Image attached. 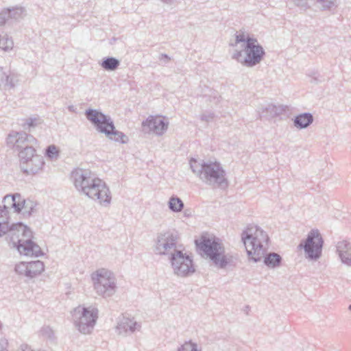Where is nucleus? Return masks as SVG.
<instances>
[{"label": "nucleus", "instance_id": "c85d7f7f", "mask_svg": "<svg viewBox=\"0 0 351 351\" xmlns=\"http://www.w3.org/2000/svg\"><path fill=\"white\" fill-rule=\"evenodd\" d=\"M206 162H199L195 158H191L190 160V167L192 171L195 173L199 178L202 176V172H203V169H204V164Z\"/></svg>", "mask_w": 351, "mask_h": 351}, {"label": "nucleus", "instance_id": "aec40b11", "mask_svg": "<svg viewBox=\"0 0 351 351\" xmlns=\"http://www.w3.org/2000/svg\"><path fill=\"white\" fill-rule=\"evenodd\" d=\"M337 251L343 263L351 266V243L346 240L339 241Z\"/></svg>", "mask_w": 351, "mask_h": 351}, {"label": "nucleus", "instance_id": "e433bc0d", "mask_svg": "<svg viewBox=\"0 0 351 351\" xmlns=\"http://www.w3.org/2000/svg\"><path fill=\"white\" fill-rule=\"evenodd\" d=\"M258 46H261L256 38L250 37L249 36H247L245 44L243 45V48H251V47H255Z\"/></svg>", "mask_w": 351, "mask_h": 351}, {"label": "nucleus", "instance_id": "2f4dec72", "mask_svg": "<svg viewBox=\"0 0 351 351\" xmlns=\"http://www.w3.org/2000/svg\"><path fill=\"white\" fill-rule=\"evenodd\" d=\"M45 155L51 160L57 159L59 156V151L56 145H49L45 149Z\"/></svg>", "mask_w": 351, "mask_h": 351}, {"label": "nucleus", "instance_id": "c03bdc74", "mask_svg": "<svg viewBox=\"0 0 351 351\" xmlns=\"http://www.w3.org/2000/svg\"><path fill=\"white\" fill-rule=\"evenodd\" d=\"M159 60H165L166 62H168L170 60V57L166 53H161L160 55Z\"/></svg>", "mask_w": 351, "mask_h": 351}, {"label": "nucleus", "instance_id": "72a5a7b5", "mask_svg": "<svg viewBox=\"0 0 351 351\" xmlns=\"http://www.w3.org/2000/svg\"><path fill=\"white\" fill-rule=\"evenodd\" d=\"M14 270L19 275H23L28 277V263L21 262L19 264H16Z\"/></svg>", "mask_w": 351, "mask_h": 351}, {"label": "nucleus", "instance_id": "a18cd8bd", "mask_svg": "<svg viewBox=\"0 0 351 351\" xmlns=\"http://www.w3.org/2000/svg\"><path fill=\"white\" fill-rule=\"evenodd\" d=\"M68 110L71 112H76V108L73 105H70L68 106Z\"/></svg>", "mask_w": 351, "mask_h": 351}, {"label": "nucleus", "instance_id": "6ab92c4d", "mask_svg": "<svg viewBox=\"0 0 351 351\" xmlns=\"http://www.w3.org/2000/svg\"><path fill=\"white\" fill-rule=\"evenodd\" d=\"M141 327L140 323L134 321L133 319L123 316L121 318H119L117 330L119 334L125 335L128 332L133 333L136 330H139Z\"/></svg>", "mask_w": 351, "mask_h": 351}, {"label": "nucleus", "instance_id": "b1692460", "mask_svg": "<svg viewBox=\"0 0 351 351\" xmlns=\"http://www.w3.org/2000/svg\"><path fill=\"white\" fill-rule=\"evenodd\" d=\"M45 269L43 261H36L28 263V278H32L40 274Z\"/></svg>", "mask_w": 351, "mask_h": 351}, {"label": "nucleus", "instance_id": "5701e85b", "mask_svg": "<svg viewBox=\"0 0 351 351\" xmlns=\"http://www.w3.org/2000/svg\"><path fill=\"white\" fill-rule=\"evenodd\" d=\"M105 135L108 139L121 144H125L129 141L128 137L123 132L116 130L114 125V128L109 129Z\"/></svg>", "mask_w": 351, "mask_h": 351}, {"label": "nucleus", "instance_id": "37998d69", "mask_svg": "<svg viewBox=\"0 0 351 351\" xmlns=\"http://www.w3.org/2000/svg\"><path fill=\"white\" fill-rule=\"evenodd\" d=\"M18 351H30V346L27 344H22L19 348Z\"/></svg>", "mask_w": 351, "mask_h": 351}, {"label": "nucleus", "instance_id": "0eeeda50", "mask_svg": "<svg viewBox=\"0 0 351 351\" xmlns=\"http://www.w3.org/2000/svg\"><path fill=\"white\" fill-rule=\"evenodd\" d=\"M324 239L317 229L311 230L306 239L302 240L298 248L304 250L305 257L311 261H317L322 256Z\"/></svg>", "mask_w": 351, "mask_h": 351}, {"label": "nucleus", "instance_id": "4c0bfd02", "mask_svg": "<svg viewBox=\"0 0 351 351\" xmlns=\"http://www.w3.org/2000/svg\"><path fill=\"white\" fill-rule=\"evenodd\" d=\"M308 75L311 77V83H315L318 84L322 82V77L318 71H311Z\"/></svg>", "mask_w": 351, "mask_h": 351}, {"label": "nucleus", "instance_id": "7c9ffc66", "mask_svg": "<svg viewBox=\"0 0 351 351\" xmlns=\"http://www.w3.org/2000/svg\"><path fill=\"white\" fill-rule=\"evenodd\" d=\"M14 46L13 40L8 35H0V48L4 51H9Z\"/></svg>", "mask_w": 351, "mask_h": 351}, {"label": "nucleus", "instance_id": "393cba45", "mask_svg": "<svg viewBox=\"0 0 351 351\" xmlns=\"http://www.w3.org/2000/svg\"><path fill=\"white\" fill-rule=\"evenodd\" d=\"M100 65L106 71H114L119 66L120 61L116 58L108 56L102 59Z\"/></svg>", "mask_w": 351, "mask_h": 351}, {"label": "nucleus", "instance_id": "39448f33", "mask_svg": "<svg viewBox=\"0 0 351 351\" xmlns=\"http://www.w3.org/2000/svg\"><path fill=\"white\" fill-rule=\"evenodd\" d=\"M73 318L78 330L83 334L90 333L98 317V309L96 308L81 307L74 308Z\"/></svg>", "mask_w": 351, "mask_h": 351}, {"label": "nucleus", "instance_id": "4be33fe9", "mask_svg": "<svg viewBox=\"0 0 351 351\" xmlns=\"http://www.w3.org/2000/svg\"><path fill=\"white\" fill-rule=\"evenodd\" d=\"M313 120L314 118L311 113L304 112L294 117L293 125L300 130L305 129L313 123Z\"/></svg>", "mask_w": 351, "mask_h": 351}, {"label": "nucleus", "instance_id": "79ce46f5", "mask_svg": "<svg viewBox=\"0 0 351 351\" xmlns=\"http://www.w3.org/2000/svg\"><path fill=\"white\" fill-rule=\"evenodd\" d=\"M37 119L36 118H28L25 120L23 127L25 128L27 125L29 128L35 127L36 125Z\"/></svg>", "mask_w": 351, "mask_h": 351}, {"label": "nucleus", "instance_id": "de8ad7c7", "mask_svg": "<svg viewBox=\"0 0 351 351\" xmlns=\"http://www.w3.org/2000/svg\"><path fill=\"white\" fill-rule=\"evenodd\" d=\"M348 309H349V311H351V304L349 305V306H348Z\"/></svg>", "mask_w": 351, "mask_h": 351}, {"label": "nucleus", "instance_id": "f3484780", "mask_svg": "<svg viewBox=\"0 0 351 351\" xmlns=\"http://www.w3.org/2000/svg\"><path fill=\"white\" fill-rule=\"evenodd\" d=\"M287 109V106L269 104L262 107L258 113L261 118L271 119L282 114L286 112Z\"/></svg>", "mask_w": 351, "mask_h": 351}, {"label": "nucleus", "instance_id": "f704fd0d", "mask_svg": "<svg viewBox=\"0 0 351 351\" xmlns=\"http://www.w3.org/2000/svg\"><path fill=\"white\" fill-rule=\"evenodd\" d=\"M19 132H12V133L9 134L6 139L7 145L9 147L13 148L14 150L19 137Z\"/></svg>", "mask_w": 351, "mask_h": 351}, {"label": "nucleus", "instance_id": "6e6552de", "mask_svg": "<svg viewBox=\"0 0 351 351\" xmlns=\"http://www.w3.org/2000/svg\"><path fill=\"white\" fill-rule=\"evenodd\" d=\"M169 261L176 275L188 277L195 272L192 256L181 250L175 249L171 253Z\"/></svg>", "mask_w": 351, "mask_h": 351}, {"label": "nucleus", "instance_id": "58836bf2", "mask_svg": "<svg viewBox=\"0 0 351 351\" xmlns=\"http://www.w3.org/2000/svg\"><path fill=\"white\" fill-rule=\"evenodd\" d=\"M10 19L9 16L8 11L5 9H3L0 12V26L3 25L5 24L7 21H8Z\"/></svg>", "mask_w": 351, "mask_h": 351}, {"label": "nucleus", "instance_id": "9d476101", "mask_svg": "<svg viewBox=\"0 0 351 351\" xmlns=\"http://www.w3.org/2000/svg\"><path fill=\"white\" fill-rule=\"evenodd\" d=\"M243 51L245 57L243 58L242 51H235L232 58L246 67H253L259 64L265 56V51L262 46L245 48Z\"/></svg>", "mask_w": 351, "mask_h": 351}, {"label": "nucleus", "instance_id": "412c9836", "mask_svg": "<svg viewBox=\"0 0 351 351\" xmlns=\"http://www.w3.org/2000/svg\"><path fill=\"white\" fill-rule=\"evenodd\" d=\"M36 143V139L31 134L25 132L19 133V137L15 147V151L18 152L26 149V147L34 145Z\"/></svg>", "mask_w": 351, "mask_h": 351}, {"label": "nucleus", "instance_id": "c9c22d12", "mask_svg": "<svg viewBox=\"0 0 351 351\" xmlns=\"http://www.w3.org/2000/svg\"><path fill=\"white\" fill-rule=\"evenodd\" d=\"M288 2H292L295 6L300 9L306 11L310 8L308 0H287Z\"/></svg>", "mask_w": 351, "mask_h": 351}, {"label": "nucleus", "instance_id": "ea45409f", "mask_svg": "<svg viewBox=\"0 0 351 351\" xmlns=\"http://www.w3.org/2000/svg\"><path fill=\"white\" fill-rule=\"evenodd\" d=\"M215 113L213 112H207L200 115V119L203 121L210 122L215 118Z\"/></svg>", "mask_w": 351, "mask_h": 351}, {"label": "nucleus", "instance_id": "bb28decb", "mask_svg": "<svg viewBox=\"0 0 351 351\" xmlns=\"http://www.w3.org/2000/svg\"><path fill=\"white\" fill-rule=\"evenodd\" d=\"M315 2L317 8L323 12H332L337 7V0H315Z\"/></svg>", "mask_w": 351, "mask_h": 351}, {"label": "nucleus", "instance_id": "1a4fd4ad", "mask_svg": "<svg viewBox=\"0 0 351 351\" xmlns=\"http://www.w3.org/2000/svg\"><path fill=\"white\" fill-rule=\"evenodd\" d=\"M84 115L99 133L106 134L109 129L112 130L114 128V123L111 117L99 110L86 109Z\"/></svg>", "mask_w": 351, "mask_h": 351}, {"label": "nucleus", "instance_id": "a19ab883", "mask_svg": "<svg viewBox=\"0 0 351 351\" xmlns=\"http://www.w3.org/2000/svg\"><path fill=\"white\" fill-rule=\"evenodd\" d=\"M247 36L244 34V33L236 34L235 35V45L240 43H243L245 44ZM232 46L234 45L232 44Z\"/></svg>", "mask_w": 351, "mask_h": 351}, {"label": "nucleus", "instance_id": "7ed1b4c3", "mask_svg": "<svg viewBox=\"0 0 351 351\" xmlns=\"http://www.w3.org/2000/svg\"><path fill=\"white\" fill-rule=\"evenodd\" d=\"M195 243L197 250L206 255L217 267L223 269L230 263L232 256L225 254L224 247L219 239L202 236L200 239H195Z\"/></svg>", "mask_w": 351, "mask_h": 351}, {"label": "nucleus", "instance_id": "20e7f679", "mask_svg": "<svg viewBox=\"0 0 351 351\" xmlns=\"http://www.w3.org/2000/svg\"><path fill=\"white\" fill-rule=\"evenodd\" d=\"M200 180L214 188L226 189L228 186L226 171L218 162L205 163Z\"/></svg>", "mask_w": 351, "mask_h": 351}, {"label": "nucleus", "instance_id": "a878e982", "mask_svg": "<svg viewBox=\"0 0 351 351\" xmlns=\"http://www.w3.org/2000/svg\"><path fill=\"white\" fill-rule=\"evenodd\" d=\"M34 156H39L36 153V149L34 145H29L26 147V149L21 150L19 152V157L20 158V167L21 165H25V162L32 158H34Z\"/></svg>", "mask_w": 351, "mask_h": 351}, {"label": "nucleus", "instance_id": "ddd939ff", "mask_svg": "<svg viewBox=\"0 0 351 351\" xmlns=\"http://www.w3.org/2000/svg\"><path fill=\"white\" fill-rule=\"evenodd\" d=\"M169 122L165 121V117L160 116H149L142 123L143 128L147 127L158 136L162 135L168 128Z\"/></svg>", "mask_w": 351, "mask_h": 351}, {"label": "nucleus", "instance_id": "f257e3e1", "mask_svg": "<svg viewBox=\"0 0 351 351\" xmlns=\"http://www.w3.org/2000/svg\"><path fill=\"white\" fill-rule=\"evenodd\" d=\"M241 240L250 261L257 263L263 258L264 264L271 269L281 265L282 258L280 254L276 252L266 253L269 239L267 234L258 226H247L241 234Z\"/></svg>", "mask_w": 351, "mask_h": 351}, {"label": "nucleus", "instance_id": "f03ea898", "mask_svg": "<svg viewBox=\"0 0 351 351\" xmlns=\"http://www.w3.org/2000/svg\"><path fill=\"white\" fill-rule=\"evenodd\" d=\"M75 189L81 194L107 206L111 202V193L106 182L87 169H76L71 172Z\"/></svg>", "mask_w": 351, "mask_h": 351}, {"label": "nucleus", "instance_id": "9b49d317", "mask_svg": "<svg viewBox=\"0 0 351 351\" xmlns=\"http://www.w3.org/2000/svg\"><path fill=\"white\" fill-rule=\"evenodd\" d=\"M179 239V234L176 230H169L160 232L157 236L156 253L165 255L173 249H176V244Z\"/></svg>", "mask_w": 351, "mask_h": 351}, {"label": "nucleus", "instance_id": "cd10ccee", "mask_svg": "<svg viewBox=\"0 0 351 351\" xmlns=\"http://www.w3.org/2000/svg\"><path fill=\"white\" fill-rule=\"evenodd\" d=\"M168 206L171 211L178 213L183 209L184 203L180 198L173 196L169 199Z\"/></svg>", "mask_w": 351, "mask_h": 351}, {"label": "nucleus", "instance_id": "473e14b6", "mask_svg": "<svg viewBox=\"0 0 351 351\" xmlns=\"http://www.w3.org/2000/svg\"><path fill=\"white\" fill-rule=\"evenodd\" d=\"M9 12L10 19H18L21 17L24 9L21 7H15L12 8H6Z\"/></svg>", "mask_w": 351, "mask_h": 351}, {"label": "nucleus", "instance_id": "4468645a", "mask_svg": "<svg viewBox=\"0 0 351 351\" xmlns=\"http://www.w3.org/2000/svg\"><path fill=\"white\" fill-rule=\"evenodd\" d=\"M22 234L27 239L25 241L21 239L18 241L16 247L21 254L23 253L26 256L31 255L35 256L36 257L44 255L40 247L31 240L32 234L29 237L25 236L23 233Z\"/></svg>", "mask_w": 351, "mask_h": 351}, {"label": "nucleus", "instance_id": "f8f14e48", "mask_svg": "<svg viewBox=\"0 0 351 351\" xmlns=\"http://www.w3.org/2000/svg\"><path fill=\"white\" fill-rule=\"evenodd\" d=\"M9 209L7 206H5V204H3V206H0V237L13 230L21 232L27 237L31 236V230L22 222L9 225Z\"/></svg>", "mask_w": 351, "mask_h": 351}, {"label": "nucleus", "instance_id": "2eb2a0df", "mask_svg": "<svg viewBox=\"0 0 351 351\" xmlns=\"http://www.w3.org/2000/svg\"><path fill=\"white\" fill-rule=\"evenodd\" d=\"M3 203L9 210L13 208L14 213H20L25 204V199L20 193L8 194L4 196Z\"/></svg>", "mask_w": 351, "mask_h": 351}, {"label": "nucleus", "instance_id": "49530a36", "mask_svg": "<svg viewBox=\"0 0 351 351\" xmlns=\"http://www.w3.org/2000/svg\"><path fill=\"white\" fill-rule=\"evenodd\" d=\"M30 351H43V350H40V349H39V350H32V349L30 348Z\"/></svg>", "mask_w": 351, "mask_h": 351}, {"label": "nucleus", "instance_id": "c756f323", "mask_svg": "<svg viewBox=\"0 0 351 351\" xmlns=\"http://www.w3.org/2000/svg\"><path fill=\"white\" fill-rule=\"evenodd\" d=\"M35 207L36 204H34V202L29 199H25V204L23 208V212L22 213L23 217L28 218L32 216L36 210Z\"/></svg>", "mask_w": 351, "mask_h": 351}, {"label": "nucleus", "instance_id": "423d86ee", "mask_svg": "<svg viewBox=\"0 0 351 351\" xmlns=\"http://www.w3.org/2000/svg\"><path fill=\"white\" fill-rule=\"evenodd\" d=\"M96 292L104 298L112 296L116 291L117 285L113 274L106 269H98L92 274Z\"/></svg>", "mask_w": 351, "mask_h": 351}, {"label": "nucleus", "instance_id": "a211bd4d", "mask_svg": "<svg viewBox=\"0 0 351 351\" xmlns=\"http://www.w3.org/2000/svg\"><path fill=\"white\" fill-rule=\"evenodd\" d=\"M44 165L45 161L42 156H34V158L27 161L25 165H21V169L24 173L34 175L40 171Z\"/></svg>", "mask_w": 351, "mask_h": 351}, {"label": "nucleus", "instance_id": "dca6fc26", "mask_svg": "<svg viewBox=\"0 0 351 351\" xmlns=\"http://www.w3.org/2000/svg\"><path fill=\"white\" fill-rule=\"evenodd\" d=\"M19 82L18 75L9 71L4 72L0 67V90H10L14 89Z\"/></svg>", "mask_w": 351, "mask_h": 351}]
</instances>
